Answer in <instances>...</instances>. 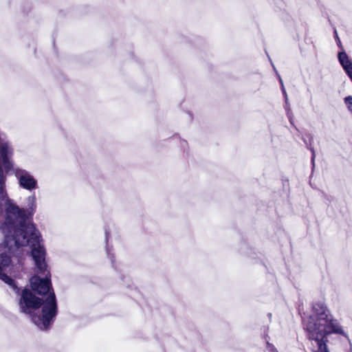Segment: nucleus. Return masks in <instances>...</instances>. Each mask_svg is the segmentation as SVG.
<instances>
[{"label": "nucleus", "instance_id": "obj_1", "mask_svg": "<svg viewBox=\"0 0 352 352\" xmlns=\"http://www.w3.org/2000/svg\"><path fill=\"white\" fill-rule=\"evenodd\" d=\"M13 148L5 138H0V199H5V219L0 225V230L4 235L3 244L10 254L16 256L23 254V248L28 244L32 248L31 254L34 261L37 275L30 279V285L34 292L40 295L49 293L45 300L36 297L31 291L25 289L21 294L20 307L23 312L31 314L41 305L42 314L33 315L34 322H52L56 315V301L55 294L51 290L50 273L45 263V250L41 239L40 233L35 228L26 214L24 209L19 208L8 198L5 191L6 177L1 168L6 171L12 167L10 159Z\"/></svg>", "mask_w": 352, "mask_h": 352}, {"label": "nucleus", "instance_id": "obj_5", "mask_svg": "<svg viewBox=\"0 0 352 352\" xmlns=\"http://www.w3.org/2000/svg\"><path fill=\"white\" fill-rule=\"evenodd\" d=\"M339 60L346 72L352 69V62L344 52H340L338 55Z\"/></svg>", "mask_w": 352, "mask_h": 352}, {"label": "nucleus", "instance_id": "obj_8", "mask_svg": "<svg viewBox=\"0 0 352 352\" xmlns=\"http://www.w3.org/2000/svg\"><path fill=\"white\" fill-rule=\"evenodd\" d=\"M280 82L281 85H283V82H282V80L280 78ZM282 89H283V94L285 95V99L287 100V96L285 90V89H284V87L283 86H282Z\"/></svg>", "mask_w": 352, "mask_h": 352}, {"label": "nucleus", "instance_id": "obj_10", "mask_svg": "<svg viewBox=\"0 0 352 352\" xmlns=\"http://www.w3.org/2000/svg\"><path fill=\"white\" fill-rule=\"evenodd\" d=\"M314 157H312V162L314 163Z\"/></svg>", "mask_w": 352, "mask_h": 352}, {"label": "nucleus", "instance_id": "obj_9", "mask_svg": "<svg viewBox=\"0 0 352 352\" xmlns=\"http://www.w3.org/2000/svg\"><path fill=\"white\" fill-rule=\"evenodd\" d=\"M347 73V74L349 75V76L350 77V78L352 80V68L350 69V70L346 72Z\"/></svg>", "mask_w": 352, "mask_h": 352}, {"label": "nucleus", "instance_id": "obj_2", "mask_svg": "<svg viewBox=\"0 0 352 352\" xmlns=\"http://www.w3.org/2000/svg\"><path fill=\"white\" fill-rule=\"evenodd\" d=\"M313 309L316 312L318 318L311 331L312 339L318 346V352H327L324 340L326 335L333 332L338 333L341 329L328 315L325 307L317 305L314 306Z\"/></svg>", "mask_w": 352, "mask_h": 352}, {"label": "nucleus", "instance_id": "obj_6", "mask_svg": "<svg viewBox=\"0 0 352 352\" xmlns=\"http://www.w3.org/2000/svg\"><path fill=\"white\" fill-rule=\"evenodd\" d=\"M28 202V212L32 214L36 209V197L34 195L30 196L27 199Z\"/></svg>", "mask_w": 352, "mask_h": 352}, {"label": "nucleus", "instance_id": "obj_4", "mask_svg": "<svg viewBox=\"0 0 352 352\" xmlns=\"http://www.w3.org/2000/svg\"><path fill=\"white\" fill-rule=\"evenodd\" d=\"M10 263L11 259L10 256L3 254L0 256V278L8 285H12L14 283L13 280L3 272L10 267Z\"/></svg>", "mask_w": 352, "mask_h": 352}, {"label": "nucleus", "instance_id": "obj_3", "mask_svg": "<svg viewBox=\"0 0 352 352\" xmlns=\"http://www.w3.org/2000/svg\"><path fill=\"white\" fill-rule=\"evenodd\" d=\"M14 173L19 179V184L25 189L32 190L36 188L37 182L28 171L23 169L16 168Z\"/></svg>", "mask_w": 352, "mask_h": 352}, {"label": "nucleus", "instance_id": "obj_7", "mask_svg": "<svg viewBox=\"0 0 352 352\" xmlns=\"http://www.w3.org/2000/svg\"><path fill=\"white\" fill-rule=\"evenodd\" d=\"M345 103L348 107V109L352 111V96H347L344 99Z\"/></svg>", "mask_w": 352, "mask_h": 352}]
</instances>
